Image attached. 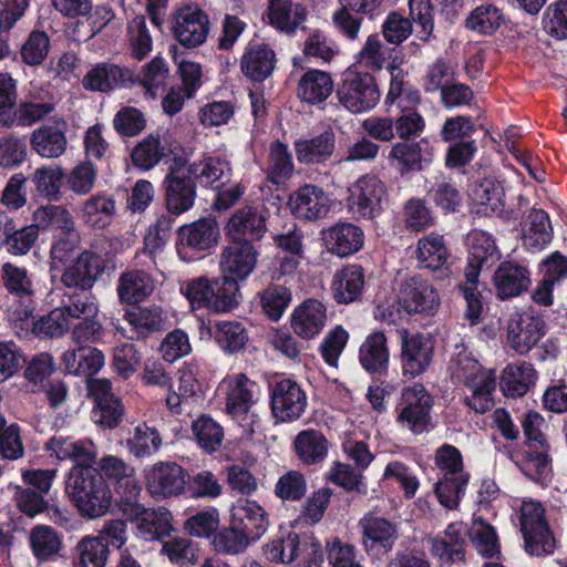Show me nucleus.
<instances>
[{
	"instance_id": "1",
	"label": "nucleus",
	"mask_w": 567,
	"mask_h": 567,
	"mask_svg": "<svg viewBox=\"0 0 567 567\" xmlns=\"http://www.w3.org/2000/svg\"><path fill=\"white\" fill-rule=\"evenodd\" d=\"M94 464L73 465L65 481V492L79 514L89 519L105 515L113 499L109 483L94 468Z\"/></svg>"
},
{
	"instance_id": "2",
	"label": "nucleus",
	"mask_w": 567,
	"mask_h": 567,
	"mask_svg": "<svg viewBox=\"0 0 567 567\" xmlns=\"http://www.w3.org/2000/svg\"><path fill=\"white\" fill-rule=\"evenodd\" d=\"M181 292L193 309H207L217 313L230 312L241 301L240 281L224 274L209 279H190L181 286Z\"/></svg>"
},
{
	"instance_id": "3",
	"label": "nucleus",
	"mask_w": 567,
	"mask_h": 567,
	"mask_svg": "<svg viewBox=\"0 0 567 567\" xmlns=\"http://www.w3.org/2000/svg\"><path fill=\"white\" fill-rule=\"evenodd\" d=\"M524 434L522 472L532 481L543 483L553 472L550 444L542 432L544 417L536 411H527L520 422Z\"/></svg>"
},
{
	"instance_id": "4",
	"label": "nucleus",
	"mask_w": 567,
	"mask_h": 567,
	"mask_svg": "<svg viewBox=\"0 0 567 567\" xmlns=\"http://www.w3.org/2000/svg\"><path fill=\"white\" fill-rule=\"evenodd\" d=\"M434 404L433 394L423 383L404 386L395 405V422L414 436L430 433L436 426L432 415Z\"/></svg>"
},
{
	"instance_id": "5",
	"label": "nucleus",
	"mask_w": 567,
	"mask_h": 567,
	"mask_svg": "<svg viewBox=\"0 0 567 567\" xmlns=\"http://www.w3.org/2000/svg\"><path fill=\"white\" fill-rule=\"evenodd\" d=\"M219 238L220 228L216 217H202L184 224L176 231L177 256L184 262L200 260L217 246Z\"/></svg>"
},
{
	"instance_id": "6",
	"label": "nucleus",
	"mask_w": 567,
	"mask_h": 567,
	"mask_svg": "<svg viewBox=\"0 0 567 567\" xmlns=\"http://www.w3.org/2000/svg\"><path fill=\"white\" fill-rule=\"evenodd\" d=\"M339 103L351 113L372 110L380 100L375 79L368 72L347 70L337 87Z\"/></svg>"
},
{
	"instance_id": "7",
	"label": "nucleus",
	"mask_w": 567,
	"mask_h": 567,
	"mask_svg": "<svg viewBox=\"0 0 567 567\" xmlns=\"http://www.w3.org/2000/svg\"><path fill=\"white\" fill-rule=\"evenodd\" d=\"M519 522L525 549L529 555L542 556L554 553L555 538L546 520L545 508L540 503H525Z\"/></svg>"
},
{
	"instance_id": "8",
	"label": "nucleus",
	"mask_w": 567,
	"mask_h": 567,
	"mask_svg": "<svg viewBox=\"0 0 567 567\" xmlns=\"http://www.w3.org/2000/svg\"><path fill=\"white\" fill-rule=\"evenodd\" d=\"M358 527L361 544L369 557L381 558L392 551L399 533L396 525L390 519L368 512L360 518Z\"/></svg>"
},
{
	"instance_id": "9",
	"label": "nucleus",
	"mask_w": 567,
	"mask_h": 567,
	"mask_svg": "<svg viewBox=\"0 0 567 567\" xmlns=\"http://www.w3.org/2000/svg\"><path fill=\"white\" fill-rule=\"evenodd\" d=\"M348 189V208L357 219L373 220L383 213L388 189L382 179H355Z\"/></svg>"
},
{
	"instance_id": "10",
	"label": "nucleus",
	"mask_w": 567,
	"mask_h": 567,
	"mask_svg": "<svg viewBox=\"0 0 567 567\" xmlns=\"http://www.w3.org/2000/svg\"><path fill=\"white\" fill-rule=\"evenodd\" d=\"M268 209L261 206L245 205L231 213L224 226L226 239L260 241L267 233Z\"/></svg>"
},
{
	"instance_id": "11",
	"label": "nucleus",
	"mask_w": 567,
	"mask_h": 567,
	"mask_svg": "<svg viewBox=\"0 0 567 567\" xmlns=\"http://www.w3.org/2000/svg\"><path fill=\"white\" fill-rule=\"evenodd\" d=\"M87 396L93 401L92 417L101 427L113 430L123 420L125 408L122 399L112 392V383L107 379L87 381Z\"/></svg>"
},
{
	"instance_id": "12",
	"label": "nucleus",
	"mask_w": 567,
	"mask_h": 567,
	"mask_svg": "<svg viewBox=\"0 0 567 567\" xmlns=\"http://www.w3.org/2000/svg\"><path fill=\"white\" fill-rule=\"evenodd\" d=\"M398 303L409 315L434 316L441 305V299L434 286L419 276L405 279L396 295Z\"/></svg>"
},
{
	"instance_id": "13",
	"label": "nucleus",
	"mask_w": 567,
	"mask_h": 567,
	"mask_svg": "<svg viewBox=\"0 0 567 567\" xmlns=\"http://www.w3.org/2000/svg\"><path fill=\"white\" fill-rule=\"evenodd\" d=\"M107 258L93 250H83L64 265L61 282L68 289L92 290L107 268Z\"/></svg>"
},
{
	"instance_id": "14",
	"label": "nucleus",
	"mask_w": 567,
	"mask_h": 567,
	"mask_svg": "<svg viewBox=\"0 0 567 567\" xmlns=\"http://www.w3.org/2000/svg\"><path fill=\"white\" fill-rule=\"evenodd\" d=\"M270 406L281 422L298 420L307 408V395L292 379L282 378L271 385Z\"/></svg>"
},
{
	"instance_id": "15",
	"label": "nucleus",
	"mask_w": 567,
	"mask_h": 567,
	"mask_svg": "<svg viewBox=\"0 0 567 567\" xmlns=\"http://www.w3.org/2000/svg\"><path fill=\"white\" fill-rule=\"evenodd\" d=\"M259 251L249 240L226 239L219 260L221 274L240 282L246 281L257 266Z\"/></svg>"
},
{
	"instance_id": "16",
	"label": "nucleus",
	"mask_w": 567,
	"mask_h": 567,
	"mask_svg": "<svg viewBox=\"0 0 567 567\" xmlns=\"http://www.w3.org/2000/svg\"><path fill=\"white\" fill-rule=\"evenodd\" d=\"M495 295L508 300L527 292L532 286V272L527 262L507 259L499 262L493 275Z\"/></svg>"
},
{
	"instance_id": "17",
	"label": "nucleus",
	"mask_w": 567,
	"mask_h": 567,
	"mask_svg": "<svg viewBox=\"0 0 567 567\" xmlns=\"http://www.w3.org/2000/svg\"><path fill=\"white\" fill-rule=\"evenodd\" d=\"M145 478L153 496L171 497L185 491L189 474L175 462H157L146 471Z\"/></svg>"
},
{
	"instance_id": "18",
	"label": "nucleus",
	"mask_w": 567,
	"mask_h": 567,
	"mask_svg": "<svg viewBox=\"0 0 567 567\" xmlns=\"http://www.w3.org/2000/svg\"><path fill=\"white\" fill-rule=\"evenodd\" d=\"M327 252L339 258H348L364 246L363 229L351 221H337L320 231Z\"/></svg>"
},
{
	"instance_id": "19",
	"label": "nucleus",
	"mask_w": 567,
	"mask_h": 567,
	"mask_svg": "<svg viewBox=\"0 0 567 567\" xmlns=\"http://www.w3.org/2000/svg\"><path fill=\"white\" fill-rule=\"evenodd\" d=\"M209 32L208 16L197 7L181 8L174 16L173 33L187 49L202 45Z\"/></svg>"
},
{
	"instance_id": "20",
	"label": "nucleus",
	"mask_w": 567,
	"mask_h": 567,
	"mask_svg": "<svg viewBox=\"0 0 567 567\" xmlns=\"http://www.w3.org/2000/svg\"><path fill=\"white\" fill-rule=\"evenodd\" d=\"M547 324L539 316L530 313L515 315L507 328L511 347L519 354L528 353L546 334Z\"/></svg>"
},
{
	"instance_id": "21",
	"label": "nucleus",
	"mask_w": 567,
	"mask_h": 567,
	"mask_svg": "<svg viewBox=\"0 0 567 567\" xmlns=\"http://www.w3.org/2000/svg\"><path fill=\"white\" fill-rule=\"evenodd\" d=\"M434 355L433 346L422 333L404 337L401 344V368L403 377L414 379L430 367Z\"/></svg>"
},
{
	"instance_id": "22",
	"label": "nucleus",
	"mask_w": 567,
	"mask_h": 567,
	"mask_svg": "<svg viewBox=\"0 0 567 567\" xmlns=\"http://www.w3.org/2000/svg\"><path fill=\"white\" fill-rule=\"evenodd\" d=\"M1 277L3 286L12 296L25 299V303L14 309L12 313L13 321H28L34 311L33 284L28 276V270L11 262H6L1 267Z\"/></svg>"
},
{
	"instance_id": "23",
	"label": "nucleus",
	"mask_w": 567,
	"mask_h": 567,
	"mask_svg": "<svg viewBox=\"0 0 567 567\" xmlns=\"http://www.w3.org/2000/svg\"><path fill=\"white\" fill-rule=\"evenodd\" d=\"M327 307L318 299H307L290 316L293 332L303 340L317 338L326 327Z\"/></svg>"
},
{
	"instance_id": "24",
	"label": "nucleus",
	"mask_w": 567,
	"mask_h": 567,
	"mask_svg": "<svg viewBox=\"0 0 567 567\" xmlns=\"http://www.w3.org/2000/svg\"><path fill=\"white\" fill-rule=\"evenodd\" d=\"M364 286V268L359 264H348L334 272L331 292L338 305H349L361 300Z\"/></svg>"
},
{
	"instance_id": "25",
	"label": "nucleus",
	"mask_w": 567,
	"mask_h": 567,
	"mask_svg": "<svg viewBox=\"0 0 567 567\" xmlns=\"http://www.w3.org/2000/svg\"><path fill=\"white\" fill-rule=\"evenodd\" d=\"M361 368L373 377L386 375L390 364L388 338L383 331L368 334L359 348Z\"/></svg>"
},
{
	"instance_id": "26",
	"label": "nucleus",
	"mask_w": 567,
	"mask_h": 567,
	"mask_svg": "<svg viewBox=\"0 0 567 567\" xmlns=\"http://www.w3.org/2000/svg\"><path fill=\"white\" fill-rule=\"evenodd\" d=\"M250 540H258L267 530L269 522L266 511L250 499H238L231 508V520Z\"/></svg>"
},
{
	"instance_id": "27",
	"label": "nucleus",
	"mask_w": 567,
	"mask_h": 567,
	"mask_svg": "<svg viewBox=\"0 0 567 567\" xmlns=\"http://www.w3.org/2000/svg\"><path fill=\"white\" fill-rule=\"evenodd\" d=\"M291 213L300 219L317 220L329 212V199L324 192L312 185L300 187L289 199Z\"/></svg>"
},
{
	"instance_id": "28",
	"label": "nucleus",
	"mask_w": 567,
	"mask_h": 567,
	"mask_svg": "<svg viewBox=\"0 0 567 567\" xmlns=\"http://www.w3.org/2000/svg\"><path fill=\"white\" fill-rule=\"evenodd\" d=\"M554 228L546 210L533 207L523 223V245L533 251L546 248L553 240Z\"/></svg>"
},
{
	"instance_id": "29",
	"label": "nucleus",
	"mask_w": 567,
	"mask_h": 567,
	"mask_svg": "<svg viewBox=\"0 0 567 567\" xmlns=\"http://www.w3.org/2000/svg\"><path fill=\"white\" fill-rule=\"evenodd\" d=\"M209 336L225 354H235L246 349L249 340L245 324L237 320H218L208 328Z\"/></svg>"
},
{
	"instance_id": "30",
	"label": "nucleus",
	"mask_w": 567,
	"mask_h": 567,
	"mask_svg": "<svg viewBox=\"0 0 567 567\" xmlns=\"http://www.w3.org/2000/svg\"><path fill=\"white\" fill-rule=\"evenodd\" d=\"M154 279L143 269H127L120 275L117 282L118 299L127 305L145 300L154 291Z\"/></svg>"
},
{
	"instance_id": "31",
	"label": "nucleus",
	"mask_w": 567,
	"mask_h": 567,
	"mask_svg": "<svg viewBox=\"0 0 567 567\" xmlns=\"http://www.w3.org/2000/svg\"><path fill=\"white\" fill-rule=\"evenodd\" d=\"M275 52L264 43L250 44L240 62L243 73L256 82L266 80L274 71Z\"/></svg>"
},
{
	"instance_id": "32",
	"label": "nucleus",
	"mask_w": 567,
	"mask_h": 567,
	"mask_svg": "<svg viewBox=\"0 0 567 567\" xmlns=\"http://www.w3.org/2000/svg\"><path fill=\"white\" fill-rule=\"evenodd\" d=\"M336 147V135L331 130L311 137L296 141L295 151L299 163L320 164L330 158Z\"/></svg>"
},
{
	"instance_id": "33",
	"label": "nucleus",
	"mask_w": 567,
	"mask_h": 567,
	"mask_svg": "<svg viewBox=\"0 0 567 567\" xmlns=\"http://www.w3.org/2000/svg\"><path fill=\"white\" fill-rule=\"evenodd\" d=\"M114 489L120 496L116 508L123 517L138 520L143 515H147L146 508L137 502L142 487L133 474V470L116 481Z\"/></svg>"
},
{
	"instance_id": "34",
	"label": "nucleus",
	"mask_w": 567,
	"mask_h": 567,
	"mask_svg": "<svg viewBox=\"0 0 567 567\" xmlns=\"http://www.w3.org/2000/svg\"><path fill=\"white\" fill-rule=\"evenodd\" d=\"M293 449L302 464L316 465L327 457L329 442L322 432L308 429L297 434Z\"/></svg>"
},
{
	"instance_id": "35",
	"label": "nucleus",
	"mask_w": 567,
	"mask_h": 567,
	"mask_svg": "<svg viewBox=\"0 0 567 567\" xmlns=\"http://www.w3.org/2000/svg\"><path fill=\"white\" fill-rule=\"evenodd\" d=\"M133 73L114 64H102L90 70L82 84L86 90L107 92L118 84L133 83Z\"/></svg>"
},
{
	"instance_id": "36",
	"label": "nucleus",
	"mask_w": 567,
	"mask_h": 567,
	"mask_svg": "<svg viewBox=\"0 0 567 567\" xmlns=\"http://www.w3.org/2000/svg\"><path fill=\"white\" fill-rule=\"evenodd\" d=\"M196 179H165V206L171 215L189 210L196 198Z\"/></svg>"
},
{
	"instance_id": "37",
	"label": "nucleus",
	"mask_w": 567,
	"mask_h": 567,
	"mask_svg": "<svg viewBox=\"0 0 567 567\" xmlns=\"http://www.w3.org/2000/svg\"><path fill=\"white\" fill-rule=\"evenodd\" d=\"M288 546H290V560H300L303 567H322L324 551L313 533L293 534Z\"/></svg>"
},
{
	"instance_id": "38",
	"label": "nucleus",
	"mask_w": 567,
	"mask_h": 567,
	"mask_svg": "<svg viewBox=\"0 0 567 567\" xmlns=\"http://www.w3.org/2000/svg\"><path fill=\"white\" fill-rule=\"evenodd\" d=\"M333 91V81L329 73L320 70L307 71L299 80L298 97L309 104L326 101Z\"/></svg>"
},
{
	"instance_id": "39",
	"label": "nucleus",
	"mask_w": 567,
	"mask_h": 567,
	"mask_svg": "<svg viewBox=\"0 0 567 567\" xmlns=\"http://www.w3.org/2000/svg\"><path fill=\"white\" fill-rule=\"evenodd\" d=\"M125 320L133 328L137 340H145L151 334L165 330V318L161 307H140L137 310L127 311Z\"/></svg>"
},
{
	"instance_id": "40",
	"label": "nucleus",
	"mask_w": 567,
	"mask_h": 567,
	"mask_svg": "<svg viewBox=\"0 0 567 567\" xmlns=\"http://www.w3.org/2000/svg\"><path fill=\"white\" fill-rule=\"evenodd\" d=\"M256 386L257 383L246 374H238L227 392L226 411L228 414L234 417L246 416L255 403L254 389Z\"/></svg>"
},
{
	"instance_id": "41",
	"label": "nucleus",
	"mask_w": 567,
	"mask_h": 567,
	"mask_svg": "<svg viewBox=\"0 0 567 567\" xmlns=\"http://www.w3.org/2000/svg\"><path fill=\"white\" fill-rule=\"evenodd\" d=\"M44 450L60 461L71 460L73 465L95 463L94 453L90 452L80 441L72 437L54 435L45 444Z\"/></svg>"
},
{
	"instance_id": "42",
	"label": "nucleus",
	"mask_w": 567,
	"mask_h": 567,
	"mask_svg": "<svg viewBox=\"0 0 567 567\" xmlns=\"http://www.w3.org/2000/svg\"><path fill=\"white\" fill-rule=\"evenodd\" d=\"M30 547L39 561H51L59 555L62 539L53 527L38 525L30 533Z\"/></svg>"
},
{
	"instance_id": "43",
	"label": "nucleus",
	"mask_w": 567,
	"mask_h": 567,
	"mask_svg": "<svg viewBox=\"0 0 567 567\" xmlns=\"http://www.w3.org/2000/svg\"><path fill=\"white\" fill-rule=\"evenodd\" d=\"M416 256L424 268L442 270L447 266L449 250L443 236L432 233L417 241Z\"/></svg>"
},
{
	"instance_id": "44",
	"label": "nucleus",
	"mask_w": 567,
	"mask_h": 567,
	"mask_svg": "<svg viewBox=\"0 0 567 567\" xmlns=\"http://www.w3.org/2000/svg\"><path fill=\"white\" fill-rule=\"evenodd\" d=\"M110 549L103 537L85 536L74 548V567H105Z\"/></svg>"
},
{
	"instance_id": "45",
	"label": "nucleus",
	"mask_w": 567,
	"mask_h": 567,
	"mask_svg": "<svg viewBox=\"0 0 567 567\" xmlns=\"http://www.w3.org/2000/svg\"><path fill=\"white\" fill-rule=\"evenodd\" d=\"M382 0H340L341 9L334 13L336 24L351 39L358 34L361 20L353 18L350 11L370 13L375 10Z\"/></svg>"
},
{
	"instance_id": "46",
	"label": "nucleus",
	"mask_w": 567,
	"mask_h": 567,
	"mask_svg": "<svg viewBox=\"0 0 567 567\" xmlns=\"http://www.w3.org/2000/svg\"><path fill=\"white\" fill-rule=\"evenodd\" d=\"M32 326V332L41 338H54L61 337L69 331L71 321L64 313L61 307L54 308L49 313L41 316L38 320H34L33 315L28 321H21V328L23 326Z\"/></svg>"
},
{
	"instance_id": "47",
	"label": "nucleus",
	"mask_w": 567,
	"mask_h": 567,
	"mask_svg": "<svg viewBox=\"0 0 567 567\" xmlns=\"http://www.w3.org/2000/svg\"><path fill=\"white\" fill-rule=\"evenodd\" d=\"M7 223H2L1 233L8 252L14 256L25 255L38 239V228L33 225L17 228L14 221L7 216Z\"/></svg>"
},
{
	"instance_id": "48",
	"label": "nucleus",
	"mask_w": 567,
	"mask_h": 567,
	"mask_svg": "<svg viewBox=\"0 0 567 567\" xmlns=\"http://www.w3.org/2000/svg\"><path fill=\"white\" fill-rule=\"evenodd\" d=\"M31 146L42 157H59L66 148V138L59 127L44 125L32 133Z\"/></svg>"
},
{
	"instance_id": "49",
	"label": "nucleus",
	"mask_w": 567,
	"mask_h": 567,
	"mask_svg": "<svg viewBox=\"0 0 567 567\" xmlns=\"http://www.w3.org/2000/svg\"><path fill=\"white\" fill-rule=\"evenodd\" d=\"M258 298L264 315L270 321L277 322L289 307L292 295L286 286L271 284L258 292Z\"/></svg>"
},
{
	"instance_id": "50",
	"label": "nucleus",
	"mask_w": 567,
	"mask_h": 567,
	"mask_svg": "<svg viewBox=\"0 0 567 567\" xmlns=\"http://www.w3.org/2000/svg\"><path fill=\"white\" fill-rule=\"evenodd\" d=\"M162 443V435L158 430L146 423L136 425L132 436L127 439L128 451L137 458L154 455L159 451Z\"/></svg>"
},
{
	"instance_id": "51",
	"label": "nucleus",
	"mask_w": 567,
	"mask_h": 567,
	"mask_svg": "<svg viewBox=\"0 0 567 567\" xmlns=\"http://www.w3.org/2000/svg\"><path fill=\"white\" fill-rule=\"evenodd\" d=\"M501 251L491 234L483 230L472 231L467 258L471 262L489 268L501 259Z\"/></svg>"
},
{
	"instance_id": "52",
	"label": "nucleus",
	"mask_w": 567,
	"mask_h": 567,
	"mask_svg": "<svg viewBox=\"0 0 567 567\" xmlns=\"http://www.w3.org/2000/svg\"><path fill=\"white\" fill-rule=\"evenodd\" d=\"M470 481V474L443 475L434 485V492L439 503L449 508H457Z\"/></svg>"
},
{
	"instance_id": "53",
	"label": "nucleus",
	"mask_w": 567,
	"mask_h": 567,
	"mask_svg": "<svg viewBox=\"0 0 567 567\" xmlns=\"http://www.w3.org/2000/svg\"><path fill=\"white\" fill-rule=\"evenodd\" d=\"M115 215V202L112 197L95 195L83 205V219L94 229H104L111 225Z\"/></svg>"
},
{
	"instance_id": "54",
	"label": "nucleus",
	"mask_w": 567,
	"mask_h": 567,
	"mask_svg": "<svg viewBox=\"0 0 567 567\" xmlns=\"http://www.w3.org/2000/svg\"><path fill=\"white\" fill-rule=\"evenodd\" d=\"M32 225L38 228V231L43 229L59 231V234H61L65 230L70 231V229L74 227V221L66 208L50 204L40 206L33 213Z\"/></svg>"
},
{
	"instance_id": "55",
	"label": "nucleus",
	"mask_w": 567,
	"mask_h": 567,
	"mask_svg": "<svg viewBox=\"0 0 567 567\" xmlns=\"http://www.w3.org/2000/svg\"><path fill=\"white\" fill-rule=\"evenodd\" d=\"M504 21V13L499 8L492 3H484L468 14L465 25L478 34H493Z\"/></svg>"
},
{
	"instance_id": "56",
	"label": "nucleus",
	"mask_w": 567,
	"mask_h": 567,
	"mask_svg": "<svg viewBox=\"0 0 567 567\" xmlns=\"http://www.w3.org/2000/svg\"><path fill=\"white\" fill-rule=\"evenodd\" d=\"M268 16L270 23L277 29L292 32L305 20L306 11L305 8L296 6L292 12L290 0H269Z\"/></svg>"
},
{
	"instance_id": "57",
	"label": "nucleus",
	"mask_w": 567,
	"mask_h": 567,
	"mask_svg": "<svg viewBox=\"0 0 567 567\" xmlns=\"http://www.w3.org/2000/svg\"><path fill=\"white\" fill-rule=\"evenodd\" d=\"M470 539L480 555L493 558L501 551L496 529L482 517L475 518L468 532Z\"/></svg>"
},
{
	"instance_id": "58",
	"label": "nucleus",
	"mask_w": 567,
	"mask_h": 567,
	"mask_svg": "<svg viewBox=\"0 0 567 567\" xmlns=\"http://www.w3.org/2000/svg\"><path fill=\"white\" fill-rule=\"evenodd\" d=\"M162 553L169 561L179 567H192L198 564L200 548L193 540L185 537H174L163 542Z\"/></svg>"
},
{
	"instance_id": "59",
	"label": "nucleus",
	"mask_w": 567,
	"mask_h": 567,
	"mask_svg": "<svg viewBox=\"0 0 567 567\" xmlns=\"http://www.w3.org/2000/svg\"><path fill=\"white\" fill-rule=\"evenodd\" d=\"M198 445L207 452H215L223 442V427L209 415L203 414L192 424Z\"/></svg>"
},
{
	"instance_id": "60",
	"label": "nucleus",
	"mask_w": 567,
	"mask_h": 567,
	"mask_svg": "<svg viewBox=\"0 0 567 567\" xmlns=\"http://www.w3.org/2000/svg\"><path fill=\"white\" fill-rule=\"evenodd\" d=\"M128 48L131 55L136 60H143L151 52L153 40L144 16L133 18L127 27Z\"/></svg>"
},
{
	"instance_id": "61",
	"label": "nucleus",
	"mask_w": 567,
	"mask_h": 567,
	"mask_svg": "<svg viewBox=\"0 0 567 567\" xmlns=\"http://www.w3.org/2000/svg\"><path fill=\"white\" fill-rule=\"evenodd\" d=\"M215 190L212 208L215 212H225L233 207L246 193L247 186L233 179H210Z\"/></svg>"
},
{
	"instance_id": "62",
	"label": "nucleus",
	"mask_w": 567,
	"mask_h": 567,
	"mask_svg": "<svg viewBox=\"0 0 567 567\" xmlns=\"http://www.w3.org/2000/svg\"><path fill=\"white\" fill-rule=\"evenodd\" d=\"M68 300H63L61 306L70 321L72 319H83L84 317H95L99 312L95 297L91 290H74L66 295Z\"/></svg>"
},
{
	"instance_id": "63",
	"label": "nucleus",
	"mask_w": 567,
	"mask_h": 567,
	"mask_svg": "<svg viewBox=\"0 0 567 567\" xmlns=\"http://www.w3.org/2000/svg\"><path fill=\"white\" fill-rule=\"evenodd\" d=\"M307 480L299 471H288L275 485V495L284 502H299L306 496Z\"/></svg>"
},
{
	"instance_id": "64",
	"label": "nucleus",
	"mask_w": 567,
	"mask_h": 567,
	"mask_svg": "<svg viewBox=\"0 0 567 567\" xmlns=\"http://www.w3.org/2000/svg\"><path fill=\"white\" fill-rule=\"evenodd\" d=\"M349 338V332L341 324L333 327L324 336L319 346V352L322 360L329 367H338L339 358L342 354Z\"/></svg>"
}]
</instances>
